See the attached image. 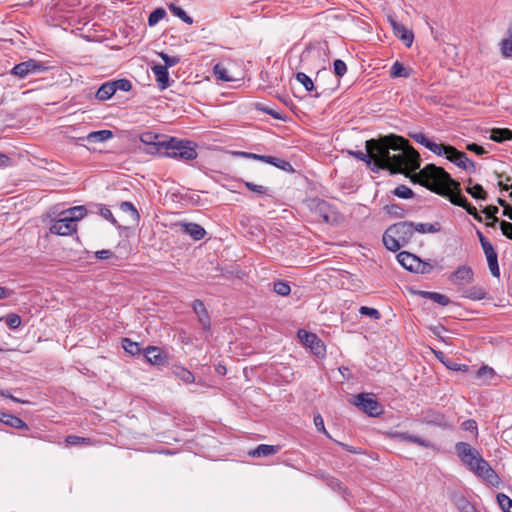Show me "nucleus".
Here are the masks:
<instances>
[{
	"label": "nucleus",
	"instance_id": "nucleus-1",
	"mask_svg": "<svg viewBox=\"0 0 512 512\" xmlns=\"http://www.w3.org/2000/svg\"><path fill=\"white\" fill-rule=\"evenodd\" d=\"M351 154L368 165L373 163L376 168L387 169L393 174L414 172L411 176L414 183L447 197L452 204L465 209L476 221H482L476 207L462 194L460 183L444 168L428 164L416 172L420 168V155L403 137L391 134L379 139H370L366 141V152L356 151Z\"/></svg>",
	"mask_w": 512,
	"mask_h": 512
},
{
	"label": "nucleus",
	"instance_id": "nucleus-2",
	"mask_svg": "<svg viewBox=\"0 0 512 512\" xmlns=\"http://www.w3.org/2000/svg\"><path fill=\"white\" fill-rule=\"evenodd\" d=\"M414 236V223L403 221L389 226L383 234L384 246L396 252L401 247L407 245Z\"/></svg>",
	"mask_w": 512,
	"mask_h": 512
},
{
	"label": "nucleus",
	"instance_id": "nucleus-3",
	"mask_svg": "<svg viewBox=\"0 0 512 512\" xmlns=\"http://www.w3.org/2000/svg\"><path fill=\"white\" fill-rule=\"evenodd\" d=\"M164 150L161 156L169 158H175L182 161H191L197 158V144L184 139L176 137H170L165 141V145H162Z\"/></svg>",
	"mask_w": 512,
	"mask_h": 512
},
{
	"label": "nucleus",
	"instance_id": "nucleus-4",
	"mask_svg": "<svg viewBox=\"0 0 512 512\" xmlns=\"http://www.w3.org/2000/svg\"><path fill=\"white\" fill-rule=\"evenodd\" d=\"M463 465L476 476L487 481L490 485L494 487L499 485V476L481 455L479 458H477V460L465 461Z\"/></svg>",
	"mask_w": 512,
	"mask_h": 512
},
{
	"label": "nucleus",
	"instance_id": "nucleus-5",
	"mask_svg": "<svg viewBox=\"0 0 512 512\" xmlns=\"http://www.w3.org/2000/svg\"><path fill=\"white\" fill-rule=\"evenodd\" d=\"M353 404L371 417H377L383 413L382 405L370 394L360 393L354 396Z\"/></svg>",
	"mask_w": 512,
	"mask_h": 512
},
{
	"label": "nucleus",
	"instance_id": "nucleus-6",
	"mask_svg": "<svg viewBox=\"0 0 512 512\" xmlns=\"http://www.w3.org/2000/svg\"><path fill=\"white\" fill-rule=\"evenodd\" d=\"M47 70V67L34 59H29L27 61L16 64L12 70L11 74L18 77L19 79H25L29 75H37Z\"/></svg>",
	"mask_w": 512,
	"mask_h": 512
},
{
	"label": "nucleus",
	"instance_id": "nucleus-7",
	"mask_svg": "<svg viewBox=\"0 0 512 512\" xmlns=\"http://www.w3.org/2000/svg\"><path fill=\"white\" fill-rule=\"evenodd\" d=\"M140 141L147 146L146 152L152 155H161L165 145V141L168 139L164 135L156 134L150 131L143 132L140 137Z\"/></svg>",
	"mask_w": 512,
	"mask_h": 512
},
{
	"label": "nucleus",
	"instance_id": "nucleus-8",
	"mask_svg": "<svg viewBox=\"0 0 512 512\" xmlns=\"http://www.w3.org/2000/svg\"><path fill=\"white\" fill-rule=\"evenodd\" d=\"M298 338L301 343L311 349V352L317 357H324L326 354V347L319 337L312 332L304 329L298 331Z\"/></svg>",
	"mask_w": 512,
	"mask_h": 512
},
{
	"label": "nucleus",
	"instance_id": "nucleus-9",
	"mask_svg": "<svg viewBox=\"0 0 512 512\" xmlns=\"http://www.w3.org/2000/svg\"><path fill=\"white\" fill-rule=\"evenodd\" d=\"M449 281L457 286L459 290L474 281V272L470 266L461 265L449 277Z\"/></svg>",
	"mask_w": 512,
	"mask_h": 512
},
{
	"label": "nucleus",
	"instance_id": "nucleus-10",
	"mask_svg": "<svg viewBox=\"0 0 512 512\" xmlns=\"http://www.w3.org/2000/svg\"><path fill=\"white\" fill-rule=\"evenodd\" d=\"M445 158L466 171H469V172L475 171V168H476L475 163L468 158L466 153L457 150L452 145H451V150L447 152Z\"/></svg>",
	"mask_w": 512,
	"mask_h": 512
},
{
	"label": "nucleus",
	"instance_id": "nucleus-11",
	"mask_svg": "<svg viewBox=\"0 0 512 512\" xmlns=\"http://www.w3.org/2000/svg\"><path fill=\"white\" fill-rule=\"evenodd\" d=\"M55 220L49 228L50 233L59 236H68L76 232L77 224L72 223L71 219H68L65 215Z\"/></svg>",
	"mask_w": 512,
	"mask_h": 512
},
{
	"label": "nucleus",
	"instance_id": "nucleus-12",
	"mask_svg": "<svg viewBox=\"0 0 512 512\" xmlns=\"http://www.w3.org/2000/svg\"><path fill=\"white\" fill-rule=\"evenodd\" d=\"M192 308L203 330L209 332L211 330V319L204 302L196 299L193 301Z\"/></svg>",
	"mask_w": 512,
	"mask_h": 512
},
{
	"label": "nucleus",
	"instance_id": "nucleus-13",
	"mask_svg": "<svg viewBox=\"0 0 512 512\" xmlns=\"http://www.w3.org/2000/svg\"><path fill=\"white\" fill-rule=\"evenodd\" d=\"M455 451L463 464L465 461L477 460V458H479L481 455L476 448L472 447L469 443L466 442H457L455 444Z\"/></svg>",
	"mask_w": 512,
	"mask_h": 512
},
{
	"label": "nucleus",
	"instance_id": "nucleus-14",
	"mask_svg": "<svg viewBox=\"0 0 512 512\" xmlns=\"http://www.w3.org/2000/svg\"><path fill=\"white\" fill-rule=\"evenodd\" d=\"M388 20L393 28V32L397 38L402 40L408 47L412 45L414 35L403 24L397 22L393 17L389 16Z\"/></svg>",
	"mask_w": 512,
	"mask_h": 512
},
{
	"label": "nucleus",
	"instance_id": "nucleus-15",
	"mask_svg": "<svg viewBox=\"0 0 512 512\" xmlns=\"http://www.w3.org/2000/svg\"><path fill=\"white\" fill-rule=\"evenodd\" d=\"M421 421L423 423L435 426H446V418L440 411L428 408L421 411Z\"/></svg>",
	"mask_w": 512,
	"mask_h": 512
},
{
	"label": "nucleus",
	"instance_id": "nucleus-16",
	"mask_svg": "<svg viewBox=\"0 0 512 512\" xmlns=\"http://www.w3.org/2000/svg\"><path fill=\"white\" fill-rule=\"evenodd\" d=\"M397 260L405 269L414 272L417 271L421 259L412 253L402 251L397 255Z\"/></svg>",
	"mask_w": 512,
	"mask_h": 512
},
{
	"label": "nucleus",
	"instance_id": "nucleus-17",
	"mask_svg": "<svg viewBox=\"0 0 512 512\" xmlns=\"http://www.w3.org/2000/svg\"><path fill=\"white\" fill-rule=\"evenodd\" d=\"M143 355L146 361L153 365H162L166 361V356L161 349L156 346H148L144 349Z\"/></svg>",
	"mask_w": 512,
	"mask_h": 512
},
{
	"label": "nucleus",
	"instance_id": "nucleus-18",
	"mask_svg": "<svg viewBox=\"0 0 512 512\" xmlns=\"http://www.w3.org/2000/svg\"><path fill=\"white\" fill-rule=\"evenodd\" d=\"M459 292L461 293L462 297L473 301L483 300L487 295L486 290L480 285L463 287L461 290H459Z\"/></svg>",
	"mask_w": 512,
	"mask_h": 512
},
{
	"label": "nucleus",
	"instance_id": "nucleus-19",
	"mask_svg": "<svg viewBox=\"0 0 512 512\" xmlns=\"http://www.w3.org/2000/svg\"><path fill=\"white\" fill-rule=\"evenodd\" d=\"M393 437H395L401 441H404V442H410V443L417 444L424 448L433 447V445L430 441L423 439L419 436L411 435L409 432H395L393 434Z\"/></svg>",
	"mask_w": 512,
	"mask_h": 512
},
{
	"label": "nucleus",
	"instance_id": "nucleus-20",
	"mask_svg": "<svg viewBox=\"0 0 512 512\" xmlns=\"http://www.w3.org/2000/svg\"><path fill=\"white\" fill-rule=\"evenodd\" d=\"M180 226L185 234L190 235L194 240L198 241L205 237V229L197 223H181Z\"/></svg>",
	"mask_w": 512,
	"mask_h": 512
},
{
	"label": "nucleus",
	"instance_id": "nucleus-21",
	"mask_svg": "<svg viewBox=\"0 0 512 512\" xmlns=\"http://www.w3.org/2000/svg\"><path fill=\"white\" fill-rule=\"evenodd\" d=\"M259 161L273 165L285 172H294V168L291 165V163L284 159H281V158H277L274 156L261 155V158H259Z\"/></svg>",
	"mask_w": 512,
	"mask_h": 512
},
{
	"label": "nucleus",
	"instance_id": "nucleus-22",
	"mask_svg": "<svg viewBox=\"0 0 512 512\" xmlns=\"http://www.w3.org/2000/svg\"><path fill=\"white\" fill-rule=\"evenodd\" d=\"M152 72L158 82V85L161 89H166L169 87V73L166 67L162 65H154L152 68Z\"/></svg>",
	"mask_w": 512,
	"mask_h": 512
},
{
	"label": "nucleus",
	"instance_id": "nucleus-23",
	"mask_svg": "<svg viewBox=\"0 0 512 512\" xmlns=\"http://www.w3.org/2000/svg\"><path fill=\"white\" fill-rule=\"evenodd\" d=\"M0 422H2L3 424H5L7 426L12 427V428H16V429H27L28 428L27 424L22 419H20L19 417L15 416V415L5 413V412H0Z\"/></svg>",
	"mask_w": 512,
	"mask_h": 512
},
{
	"label": "nucleus",
	"instance_id": "nucleus-24",
	"mask_svg": "<svg viewBox=\"0 0 512 512\" xmlns=\"http://www.w3.org/2000/svg\"><path fill=\"white\" fill-rule=\"evenodd\" d=\"M280 446L260 444L249 452L251 457H267L278 453Z\"/></svg>",
	"mask_w": 512,
	"mask_h": 512
},
{
	"label": "nucleus",
	"instance_id": "nucleus-25",
	"mask_svg": "<svg viewBox=\"0 0 512 512\" xmlns=\"http://www.w3.org/2000/svg\"><path fill=\"white\" fill-rule=\"evenodd\" d=\"M113 137V133L110 130H98L89 133L87 136L79 138L80 140H86L90 143L105 142Z\"/></svg>",
	"mask_w": 512,
	"mask_h": 512
},
{
	"label": "nucleus",
	"instance_id": "nucleus-26",
	"mask_svg": "<svg viewBox=\"0 0 512 512\" xmlns=\"http://www.w3.org/2000/svg\"><path fill=\"white\" fill-rule=\"evenodd\" d=\"M86 214L87 209L85 206H74L62 211L60 215H65L68 219H71L72 223L77 224Z\"/></svg>",
	"mask_w": 512,
	"mask_h": 512
},
{
	"label": "nucleus",
	"instance_id": "nucleus-27",
	"mask_svg": "<svg viewBox=\"0 0 512 512\" xmlns=\"http://www.w3.org/2000/svg\"><path fill=\"white\" fill-rule=\"evenodd\" d=\"M295 78L299 83H301L304 86L306 91H315L314 97L318 98L321 96L322 93L317 92V87L314 85L312 79L307 74H305L304 72H298L295 75Z\"/></svg>",
	"mask_w": 512,
	"mask_h": 512
},
{
	"label": "nucleus",
	"instance_id": "nucleus-28",
	"mask_svg": "<svg viewBox=\"0 0 512 512\" xmlns=\"http://www.w3.org/2000/svg\"><path fill=\"white\" fill-rule=\"evenodd\" d=\"M115 94V88L111 85V81L103 83L95 93V97L100 101H106Z\"/></svg>",
	"mask_w": 512,
	"mask_h": 512
},
{
	"label": "nucleus",
	"instance_id": "nucleus-29",
	"mask_svg": "<svg viewBox=\"0 0 512 512\" xmlns=\"http://www.w3.org/2000/svg\"><path fill=\"white\" fill-rule=\"evenodd\" d=\"M490 139L498 143L512 140V131L508 128H494L491 130Z\"/></svg>",
	"mask_w": 512,
	"mask_h": 512
},
{
	"label": "nucleus",
	"instance_id": "nucleus-30",
	"mask_svg": "<svg viewBox=\"0 0 512 512\" xmlns=\"http://www.w3.org/2000/svg\"><path fill=\"white\" fill-rule=\"evenodd\" d=\"M472 184V179H468V186L466 187V192L470 194L476 200H486L487 193L480 184Z\"/></svg>",
	"mask_w": 512,
	"mask_h": 512
},
{
	"label": "nucleus",
	"instance_id": "nucleus-31",
	"mask_svg": "<svg viewBox=\"0 0 512 512\" xmlns=\"http://www.w3.org/2000/svg\"><path fill=\"white\" fill-rule=\"evenodd\" d=\"M501 53L505 58L512 57V23L507 30V37L500 42Z\"/></svg>",
	"mask_w": 512,
	"mask_h": 512
},
{
	"label": "nucleus",
	"instance_id": "nucleus-32",
	"mask_svg": "<svg viewBox=\"0 0 512 512\" xmlns=\"http://www.w3.org/2000/svg\"><path fill=\"white\" fill-rule=\"evenodd\" d=\"M425 148H427L437 156L445 157L447 152L451 150V145L444 143H436L433 140L429 139Z\"/></svg>",
	"mask_w": 512,
	"mask_h": 512
},
{
	"label": "nucleus",
	"instance_id": "nucleus-33",
	"mask_svg": "<svg viewBox=\"0 0 512 512\" xmlns=\"http://www.w3.org/2000/svg\"><path fill=\"white\" fill-rule=\"evenodd\" d=\"M441 230V225L439 222L435 223H418L414 224V233L419 232L422 234L425 233H437Z\"/></svg>",
	"mask_w": 512,
	"mask_h": 512
},
{
	"label": "nucleus",
	"instance_id": "nucleus-34",
	"mask_svg": "<svg viewBox=\"0 0 512 512\" xmlns=\"http://www.w3.org/2000/svg\"><path fill=\"white\" fill-rule=\"evenodd\" d=\"M119 207L122 212L127 213L130 216L131 221L133 223L139 222L140 215H139L136 207L131 202L123 201L120 203Z\"/></svg>",
	"mask_w": 512,
	"mask_h": 512
},
{
	"label": "nucleus",
	"instance_id": "nucleus-35",
	"mask_svg": "<svg viewBox=\"0 0 512 512\" xmlns=\"http://www.w3.org/2000/svg\"><path fill=\"white\" fill-rule=\"evenodd\" d=\"M173 373L177 378L187 384L193 383L195 380L193 373L182 366H176L173 370Z\"/></svg>",
	"mask_w": 512,
	"mask_h": 512
},
{
	"label": "nucleus",
	"instance_id": "nucleus-36",
	"mask_svg": "<svg viewBox=\"0 0 512 512\" xmlns=\"http://www.w3.org/2000/svg\"><path fill=\"white\" fill-rule=\"evenodd\" d=\"M421 295L425 298H428V299L436 302L437 304H439L441 306H447L451 302L450 299L446 295L440 294L438 292L422 291Z\"/></svg>",
	"mask_w": 512,
	"mask_h": 512
},
{
	"label": "nucleus",
	"instance_id": "nucleus-37",
	"mask_svg": "<svg viewBox=\"0 0 512 512\" xmlns=\"http://www.w3.org/2000/svg\"><path fill=\"white\" fill-rule=\"evenodd\" d=\"M390 76L392 78H398V77L408 78L410 76V71L408 68L404 67L402 63L396 61L391 66Z\"/></svg>",
	"mask_w": 512,
	"mask_h": 512
},
{
	"label": "nucleus",
	"instance_id": "nucleus-38",
	"mask_svg": "<svg viewBox=\"0 0 512 512\" xmlns=\"http://www.w3.org/2000/svg\"><path fill=\"white\" fill-rule=\"evenodd\" d=\"M122 347L125 350V352L132 356L138 355L141 352L140 344L132 341L129 338L122 339Z\"/></svg>",
	"mask_w": 512,
	"mask_h": 512
},
{
	"label": "nucleus",
	"instance_id": "nucleus-39",
	"mask_svg": "<svg viewBox=\"0 0 512 512\" xmlns=\"http://www.w3.org/2000/svg\"><path fill=\"white\" fill-rule=\"evenodd\" d=\"M213 74L218 80L224 82H229L233 80V78L229 76L228 70L220 63L214 65Z\"/></svg>",
	"mask_w": 512,
	"mask_h": 512
},
{
	"label": "nucleus",
	"instance_id": "nucleus-40",
	"mask_svg": "<svg viewBox=\"0 0 512 512\" xmlns=\"http://www.w3.org/2000/svg\"><path fill=\"white\" fill-rule=\"evenodd\" d=\"M273 291L280 296H288L291 292V287L288 282L277 280L273 283Z\"/></svg>",
	"mask_w": 512,
	"mask_h": 512
},
{
	"label": "nucleus",
	"instance_id": "nucleus-41",
	"mask_svg": "<svg viewBox=\"0 0 512 512\" xmlns=\"http://www.w3.org/2000/svg\"><path fill=\"white\" fill-rule=\"evenodd\" d=\"M483 212L485 213L486 218L492 220L490 223H487V226L494 228L496 226V223L499 222V219L496 216L499 212V208L497 206L490 205V206H487L483 210Z\"/></svg>",
	"mask_w": 512,
	"mask_h": 512
},
{
	"label": "nucleus",
	"instance_id": "nucleus-42",
	"mask_svg": "<svg viewBox=\"0 0 512 512\" xmlns=\"http://www.w3.org/2000/svg\"><path fill=\"white\" fill-rule=\"evenodd\" d=\"M169 10L173 13V15L180 18L183 22L189 25L193 23V19L189 15H187V13L182 8L178 7L177 5L170 4Z\"/></svg>",
	"mask_w": 512,
	"mask_h": 512
},
{
	"label": "nucleus",
	"instance_id": "nucleus-43",
	"mask_svg": "<svg viewBox=\"0 0 512 512\" xmlns=\"http://www.w3.org/2000/svg\"><path fill=\"white\" fill-rule=\"evenodd\" d=\"M486 259H487L488 267L490 269L491 274L494 277H499L500 276V269H499V265H498V255H497V253L492 254V255H487Z\"/></svg>",
	"mask_w": 512,
	"mask_h": 512
},
{
	"label": "nucleus",
	"instance_id": "nucleus-44",
	"mask_svg": "<svg viewBox=\"0 0 512 512\" xmlns=\"http://www.w3.org/2000/svg\"><path fill=\"white\" fill-rule=\"evenodd\" d=\"M393 195L402 198L410 199L414 196V192L406 185H398L393 191Z\"/></svg>",
	"mask_w": 512,
	"mask_h": 512
},
{
	"label": "nucleus",
	"instance_id": "nucleus-45",
	"mask_svg": "<svg viewBox=\"0 0 512 512\" xmlns=\"http://www.w3.org/2000/svg\"><path fill=\"white\" fill-rule=\"evenodd\" d=\"M68 445H91L92 440L87 437H81L76 435H68L65 439Z\"/></svg>",
	"mask_w": 512,
	"mask_h": 512
},
{
	"label": "nucleus",
	"instance_id": "nucleus-46",
	"mask_svg": "<svg viewBox=\"0 0 512 512\" xmlns=\"http://www.w3.org/2000/svg\"><path fill=\"white\" fill-rule=\"evenodd\" d=\"M111 85H113V87L115 88V93L118 90L128 92L132 88L131 81L128 79H124V78L111 81Z\"/></svg>",
	"mask_w": 512,
	"mask_h": 512
},
{
	"label": "nucleus",
	"instance_id": "nucleus-47",
	"mask_svg": "<svg viewBox=\"0 0 512 512\" xmlns=\"http://www.w3.org/2000/svg\"><path fill=\"white\" fill-rule=\"evenodd\" d=\"M497 502L503 512H512V500L507 495L499 493L497 495Z\"/></svg>",
	"mask_w": 512,
	"mask_h": 512
},
{
	"label": "nucleus",
	"instance_id": "nucleus-48",
	"mask_svg": "<svg viewBox=\"0 0 512 512\" xmlns=\"http://www.w3.org/2000/svg\"><path fill=\"white\" fill-rule=\"evenodd\" d=\"M166 16V11L163 8L155 9L148 17L149 26L156 25L160 20Z\"/></svg>",
	"mask_w": 512,
	"mask_h": 512
},
{
	"label": "nucleus",
	"instance_id": "nucleus-49",
	"mask_svg": "<svg viewBox=\"0 0 512 512\" xmlns=\"http://www.w3.org/2000/svg\"><path fill=\"white\" fill-rule=\"evenodd\" d=\"M456 506L460 512H477L475 507L465 497H459L456 500Z\"/></svg>",
	"mask_w": 512,
	"mask_h": 512
},
{
	"label": "nucleus",
	"instance_id": "nucleus-50",
	"mask_svg": "<svg viewBox=\"0 0 512 512\" xmlns=\"http://www.w3.org/2000/svg\"><path fill=\"white\" fill-rule=\"evenodd\" d=\"M5 323L10 329H17L21 325V317L16 313H10L5 316Z\"/></svg>",
	"mask_w": 512,
	"mask_h": 512
},
{
	"label": "nucleus",
	"instance_id": "nucleus-51",
	"mask_svg": "<svg viewBox=\"0 0 512 512\" xmlns=\"http://www.w3.org/2000/svg\"><path fill=\"white\" fill-rule=\"evenodd\" d=\"M329 208V204L324 200L316 201V209L319 211L320 216L323 218L325 222H329V215L327 214V210Z\"/></svg>",
	"mask_w": 512,
	"mask_h": 512
},
{
	"label": "nucleus",
	"instance_id": "nucleus-52",
	"mask_svg": "<svg viewBox=\"0 0 512 512\" xmlns=\"http://www.w3.org/2000/svg\"><path fill=\"white\" fill-rule=\"evenodd\" d=\"M385 210L394 217H403L405 213V210L398 204L386 205Z\"/></svg>",
	"mask_w": 512,
	"mask_h": 512
},
{
	"label": "nucleus",
	"instance_id": "nucleus-53",
	"mask_svg": "<svg viewBox=\"0 0 512 512\" xmlns=\"http://www.w3.org/2000/svg\"><path fill=\"white\" fill-rule=\"evenodd\" d=\"M359 313L361 315L369 316L375 320H378L381 318L380 312L377 309L372 308V307L361 306L359 309Z\"/></svg>",
	"mask_w": 512,
	"mask_h": 512
},
{
	"label": "nucleus",
	"instance_id": "nucleus-54",
	"mask_svg": "<svg viewBox=\"0 0 512 512\" xmlns=\"http://www.w3.org/2000/svg\"><path fill=\"white\" fill-rule=\"evenodd\" d=\"M159 56H160V57H161V59L164 61V65H162V66H163V67H166L167 69H168L169 67H173V66H175V65H176V64H178V63H179V61H180L179 57H177V56H170V55H168V54H166V53H163V52H161V53L159 54Z\"/></svg>",
	"mask_w": 512,
	"mask_h": 512
},
{
	"label": "nucleus",
	"instance_id": "nucleus-55",
	"mask_svg": "<svg viewBox=\"0 0 512 512\" xmlns=\"http://www.w3.org/2000/svg\"><path fill=\"white\" fill-rule=\"evenodd\" d=\"M333 69H334L335 75L338 77L344 76L347 72L346 63L340 59H336L333 62Z\"/></svg>",
	"mask_w": 512,
	"mask_h": 512
},
{
	"label": "nucleus",
	"instance_id": "nucleus-56",
	"mask_svg": "<svg viewBox=\"0 0 512 512\" xmlns=\"http://www.w3.org/2000/svg\"><path fill=\"white\" fill-rule=\"evenodd\" d=\"M313 421L316 429L330 438V435L325 428L323 417L320 413L314 414Z\"/></svg>",
	"mask_w": 512,
	"mask_h": 512
},
{
	"label": "nucleus",
	"instance_id": "nucleus-57",
	"mask_svg": "<svg viewBox=\"0 0 512 512\" xmlns=\"http://www.w3.org/2000/svg\"><path fill=\"white\" fill-rule=\"evenodd\" d=\"M243 184L245 185V187L248 190H250L256 194H259V195L266 194V192L268 190L267 187H265V186L257 185V184H254V183L248 182V181H243Z\"/></svg>",
	"mask_w": 512,
	"mask_h": 512
},
{
	"label": "nucleus",
	"instance_id": "nucleus-58",
	"mask_svg": "<svg viewBox=\"0 0 512 512\" xmlns=\"http://www.w3.org/2000/svg\"><path fill=\"white\" fill-rule=\"evenodd\" d=\"M461 428L465 431L471 432L474 436L478 435V427L475 420L468 419L461 424Z\"/></svg>",
	"mask_w": 512,
	"mask_h": 512
},
{
	"label": "nucleus",
	"instance_id": "nucleus-59",
	"mask_svg": "<svg viewBox=\"0 0 512 512\" xmlns=\"http://www.w3.org/2000/svg\"><path fill=\"white\" fill-rule=\"evenodd\" d=\"M494 374H495L494 370L488 366H482L477 371V376L479 378L491 379V378H493Z\"/></svg>",
	"mask_w": 512,
	"mask_h": 512
},
{
	"label": "nucleus",
	"instance_id": "nucleus-60",
	"mask_svg": "<svg viewBox=\"0 0 512 512\" xmlns=\"http://www.w3.org/2000/svg\"><path fill=\"white\" fill-rule=\"evenodd\" d=\"M409 136L418 144L422 146H426V144L429 141V138H427L423 133L421 132H413L409 133Z\"/></svg>",
	"mask_w": 512,
	"mask_h": 512
},
{
	"label": "nucleus",
	"instance_id": "nucleus-61",
	"mask_svg": "<svg viewBox=\"0 0 512 512\" xmlns=\"http://www.w3.org/2000/svg\"><path fill=\"white\" fill-rule=\"evenodd\" d=\"M100 214L103 218H105L106 220H108L109 222H111L113 225H117V221L116 219L114 218L112 212L110 209H108L107 207L105 206H102L100 208Z\"/></svg>",
	"mask_w": 512,
	"mask_h": 512
},
{
	"label": "nucleus",
	"instance_id": "nucleus-62",
	"mask_svg": "<svg viewBox=\"0 0 512 512\" xmlns=\"http://www.w3.org/2000/svg\"><path fill=\"white\" fill-rule=\"evenodd\" d=\"M500 229L507 238L512 240V223L503 220L500 222Z\"/></svg>",
	"mask_w": 512,
	"mask_h": 512
},
{
	"label": "nucleus",
	"instance_id": "nucleus-63",
	"mask_svg": "<svg viewBox=\"0 0 512 512\" xmlns=\"http://www.w3.org/2000/svg\"><path fill=\"white\" fill-rule=\"evenodd\" d=\"M466 148H467V150H469L477 155H483L486 153L485 149L476 143L468 144L466 146Z\"/></svg>",
	"mask_w": 512,
	"mask_h": 512
},
{
	"label": "nucleus",
	"instance_id": "nucleus-64",
	"mask_svg": "<svg viewBox=\"0 0 512 512\" xmlns=\"http://www.w3.org/2000/svg\"><path fill=\"white\" fill-rule=\"evenodd\" d=\"M481 247H482V249L484 251L485 256L497 253L495 251L494 247L492 246V244L489 241H483L482 240Z\"/></svg>",
	"mask_w": 512,
	"mask_h": 512
}]
</instances>
